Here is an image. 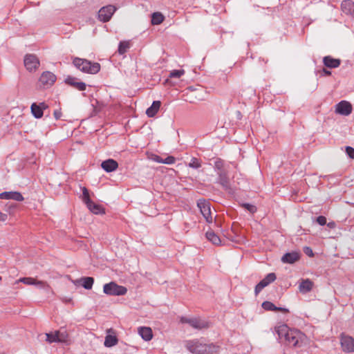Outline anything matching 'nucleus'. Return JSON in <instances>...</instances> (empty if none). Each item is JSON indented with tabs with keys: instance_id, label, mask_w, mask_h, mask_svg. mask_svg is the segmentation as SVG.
<instances>
[{
	"instance_id": "obj_1",
	"label": "nucleus",
	"mask_w": 354,
	"mask_h": 354,
	"mask_svg": "<svg viewBox=\"0 0 354 354\" xmlns=\"http://www.w3.org/2000/svg\"><path fill=\"white\" fill-rule=\"evenodd\" d=\"M274 330L280 339L284 338L287 344L293 348H301L310 344V339L304 333L291 329L286 324L277 325Z\"/></svg>"
},
{
	"instance_id": "obj_2",
	"label": "nucleus",
	"mask_w": 354,
	"mask_h": 354,
	"mask_svg": "<svg viewBox=\"0 0 354 354\" xmlns=\"http://www.w3.org/2000/svg\"><path fill=\"white\" fill-rule=\"evenodd\" d=\"M187 348L190 352L196 354H214L219 351L218 346L202 344L198 340L187 342Z\"/></svg>"
},
{
	"instance_id": "obj_3",
	"label": "nucleus",
	"mask_w": 354,
	"mask_h": 354,
	"mask_svg": "<svg viewBox=\"0 0 354 354\" xmlns=\"http://www.w3.org/2000/svg\"><path fill=\"white\" fill-rule=\"evenodd\" d=\"M73 64L84 73L96 74L100 70V65L97 62H91L87 59L76 57L73 61Z\"/></svg>"
},
{
	"instance_id": "obj_4",
	"label": "nucleus",
	"mask_w": 354,
	"mask_h": 354,
	"mask_svg": "<svg viewBox=\"0 0 354 354\" xmlns=\"http://www.w3.org/2000/svg\"><path fill=\"white\" fill-rule=\"evenodd\" d=\"M103 291L109 295L120 296L124 295L127 289L122 286H119L115 282H110L104 285Z\"/></svg>"
},
{
	"instance_id": "obj_5",
	"label": "nucleus",
	"mask_w": 354,
	"mask_h": 354,
	"mask_svg": "<svg viewBox=\"0 0 354 354\" xmlns=\"http://www.w3.org/2000/svg\"><path fill=\"white\" fill-rule=\"evenodd\" d=\"M197 206L205 221L210 223L213 221L210 204L205 199H199L197 202Z\"/></svg>"
},
{
	"instance_id": "obj_6",
	"label": "nucleus",
	"mask_w": 354,
	"mask_h": 354,
	"mask_svg": "<svg viewBox=\"0 0 354 354\" xmlns=\"http://www.w3.org/2000/svg\"><path fill=\"white\" fill-rule=\"evenodd\" d=\"M340 344L344 352H354V338L351 336L342 333L340 335Z\"/></svg>"
},
{
	"instance_id": "obj_7",
	"label": "nucleus",
	"mask_w": 354,
	"mask_h": 354,
	"mask_svg": "<svg viewBox=\"0 0 354 354\" xmlns=\"http://www.w3.org/2000/svg\"><path fill=\"white\" fill-rule=\"evenodd\" d=\"M56 81V76L50 71H44L39 78L40 86L48 88L54 84Z\"/></svg>"
},
{
	"instance_id": "obj_8",
	"label": "nucleus",
	"mask_w": 354,
	"mask_h": 354,
	"mask_svg": "<svg viewBox=\"0 0 354 354\" xmlns=\"http://www.w3.org/2000/svg\"><path fill=\"white\" fill-rule=\"evenodd\" d=\"M24 65L28 71L35 72L38 69L40 62L36 55L29 54L24 57Z\"/></svg>"
},
{
	"instance_id": "obj_9",
	"label": "nucleus",
	"mask_w": 354,
	"mask_h": 354,
	"mask_svg": "<svg viewBox=\"0 0 354 354\" xmlns=\"http://www.w3.org/2000/svg\"><path fill=\"white\" fill-rule=\"evenodd\" d=\"M115 10L116 8L111 5L102 7L98 12L99 19L103 22L109 21Z\"/></svg>"
},
{
	"instance_id": "obj_10",
	"label": "nucleus",
	"mask_w": 354,
	"mask_h": 354,
	"mask_svg": "<svg viewBox=\"0 0 354 354\" xmlns=\"http://www.w3.org/2000/svg\"><path fill=\"white\" fill-rule=\"evenodd\" d=\"M276 278L277 277L274 273L272 272L267 274L266 277L255 286V295H257L265 287L274 281Z\"/></svg>"
},
{
	"instance_id": "obj_11",
	"label": "nucleus",
	"mask_w": 354,
	"mask_h": 354,
	"mask_svg": "<svg viewBox=\"0 0 354 354\" xmlns=\"http://www.w3.org/2000/svg\"><path fill=\"white\" fill-rule=\"evenodd\" d=\"M335 112L342 115H348L352 112V105L349 102L342 100L336 104Z\"/></svg>"
},
{
	"instance_id": "obj_12",
	"label": "nucleus",
	"mask_w": 354,
	"mask_h": 354,
	"mask_svg": "<svg viewBox=\"0 0 354 354\" xmlns=\"http://www.w3.org/2000/svg\"><path fill=\"white\" fill-rule=\"evenodd\" d=\"M19 282H21L26 285H35L39 286L40 288H46L48 287V284L44 281L37 280L36 278L33 277H22L15 281V283H18Z\"/></svg>"
},
{
	"instance_id": "obj_13",
	"label": "nucleus",
	"mask_w": 354,
	"mask_h": 354,
	"mask_svg": "<svg viewBox=\"0 0 354 354\" xmlns=\"http://www.w3.org/2000/svg\"><path fill=\"white\" fill-rule=\"evenodd\" d=\"M47 108L48 106L44 102H41L39 104L32 103L30 106L31 112L36 118H41L44 115V110Z\"/></svg>"
},
{
	"instance_id": "obj_14",
	"label": "nucleus",
	"mask_w": 354,
	"mask_h": 354,
	"mask_svg": "<svg viewBox=\"0 0 354 354\" xmlns=\"http://www.w3.org/2000/svg\"><path fill=\"white\" fill-rule=\"evenodd\" d=\"M1 199L14 200L16 201H23L24 198L19 192H4L0 194Z\"/></svg>"
},
{
	"instance_id": "obj_15",
	"label": "nucleus",
	"mask_w": 354,
	"mask_h": 354,
	"mask_svg": "<svg viewBox=\"0 0 354 354\" xmlns=\"http://www.w3.org/2000/svg\"><path fill=\"white\" fill-rule=\"evenodd\" d=\"M301 254L299 252H292L286 253L281 257V261L284 263H294L300 259Z\"/></svg>"
},
{
	"instance_id": "obj_16",
	"label": "nucleus",
	"mask_w": 354,
	"mask_h": 354,
	"mask_svg": "<svg viewBox=\"0 0 354 354\" xmlns=\"http://www.w3.org/2000/svg\"><path fill=\"white\" fill-rule=\"evenodd\" d=\"M343 12L354 17V2L351 0H344L341 4Z\"/></svg>"
},
{
	"instance_id": "obj_17",
	"label": "nucleus",
	"mask_w": 354,
	"mask_h": 354,
	"mask_svg": "<svg viewBox=\"0 0 354 354\" xmlns=\"http://www.w3.org/2000/svg\"><path fill=\"white\" fill-rule=\"evenodd\" d=\"M66 83L79 91H84L86 88V85L84 82H78L75 77H68L66 80Z\"/></svg>"
},
{
	"instance_id": "obj_18",
	"label": "nucleus",
	"mask_w": 354,
	"mask_h": 354,
	"mask_svg": "<svg viewBox=\"0 0 354 354\" xmlns=\"http://www.w3.org/2000/svg\"><path fill=\"white\" fill-rule=\"evenodd\" d=\"M101 167L106 172H111L117 169L118 164L113 159H108L102 162Z\"/></svg>"
},
{
	"instance_id": "obj_19",
	"label": "nucleus",
	"mask_w": 354,
	"mask_h": 354,
	"mask_svg": "<svg viewBox=\"0 0 354 354\" xmlns=\"http://www.w3.org/2000/svg\"><path fill=\"white\" fill-rule=\"evenodd\" d=\"M189 325L192 328L198 329V330L207 328L209 327V324H208L207 322H206L203 319H201L200 318H196V317L192 318V321L189 322Z\"/></svg>"
},
{
	"instance_id": "obj_20",
	"label": "nucleus",
	"mask_w": 354,
	"mask_h": 354,
	"mask_svg": "<svg viewBox=\"0 0 354 354\" xmlns=\"http://www.w3.org/2000/svg\"><path fill=\"white\" fill-rule=\"evenodd\" d=\"M218 183L225 189H228L230 187V180L225 171H221L218 172Z\"/></svg>"
},
{
	"instance_id": "obj_21",
	"label": "nucleus",
	"mask_w": 354,
	"mask_h": 354,
	"mask_svg": "<svg viewBox=\"0 0 354 354\" xmlns=\"http://www.w3.org/2000/svg\"><path fill=\"white\" fill-rule=\"evenodd\" d=\"M314 283L309 279H302L299 285V292L306 293L310 292L313 288Z\"/></svg>"
},
{
	"instance_id": "obj_22",
	"label": "nucleus",
	"mask_w": 354,
	"mask_h": 354,
	"mask_svg": "<svg viewBox=\"0 0 354 354\" xmlns=\"http://www.w3.org/2000/svg\"><path fill=\"white\" fill-rule=\"evenodd\" d=\"M323 62L326 67L330 68H337L341 64L340 59L333 58L330 56L324 57Z\"/></svg>"
},
{
	"instance_id": "obj_23",
	"label": "nucleus",
	"mask_w": 354,
	"mask_h": 354,
	"mask_svg": "<svg viewBox=\"0 0 354 354\" xmlns=\"http://www.w3.org/2000/svg\"><path fill=\"white\" fill-rule=\"evenodd\" d=\"M161 106V102L159 100L153 101L151 106L146 111V114L148 117L152 118L156 115Z\"/></svg>"
},
{
	"instance_id": "obj_24",
	"label": "nucleus",
	"mask_w": 354,
	"mask_h": 354,
	"mask_svg": "<svg viewBox=\"0 0 354 354\" xmlns=\"http://www.w3.org/2000/svg\"><path fill=\"white\" fill-rule=\"evenodd\" d=\"M138 333L145 341H149L153 337L152 330L149 327H140L138 328Z\"/></svg>"
},
{
	"instance_id": "obj_25",
	"label": "nucleus",
	"mask_w": 354,
	"mask_h": 354,
	"mask_svg": "<svg viewBox=\"0 0 354 354\" xmlns=\"http://www.w3.org/2000/svg\"><path fill=\"white\" fill-rule=\"evenodd\" d=\"M88 209L95 214H104V208L98 205L91 201L87 204H86Z\"/></svg>"
},
{
	"instance_id": "obj_26",
	"label": "nucleus",
	"mask_w": 354,
	"mask_h": 354,
	"mask_svg": "<svg viewBox=\"0 0 354 354\" xmlns=\"http://www.w3.org/2000/svg\"><path fill=\"white\" fill-rule=\"evenodd\" d=\"M207 239L212 242L214 245H221V241L220 237L215 234V232L212 230H209L206 232Z\"/></svg>"
},
{
	"instance_id": "obj_27",
	"label": "nucleus",
	"mask_w": 354,
	"mask_h": 354,
	"mask_svg": "<svg viewBox=\"0 0 354 354\" xmlns=\"http://www.w3.org/2000/svg\"><path fill=\"white\" fill-rule=\"evenodd\" d=\"M118 340L116 336L108 335L105 337L104 344L106 347H111L116 345L118 344Z\"/></svg>"
},
{
	"instance_id": "obj_28",
	"label": "nucleus",
	"mask_w": 354,
	"mask_h": 354,
	"mask_svg": "<svg viewBox=\"0 0 354 354\" xmlns=\"http://www.w3.org/2000/svg\"><path fill=\"white\" fill-rule=\"evenodd\" d=\"M80 281L82 282V286L87 290H90L92 288L94 279L93 277H83L80 279Z\"/></svg>"
},
{
	"instance_id": "obj_29",
	"label": "nucleus",
	"mask_w": 354,
	"mask_h": 354,
	"mask_svg": "<svg viewBox=\"0 0 354 354\" xmlns=\"http://www.w3.org/2000/svg\"><path fill=\"white\" fill-rule=\"evenodd\" d=\"M165 17L160 12H154L152 15L151 23L153 25L160 24L164 21Z\"/></svg>"
},
{
	"instance_id": "obj_30",
	"label": "nucleus",
	"mask_w": 354,
	"mask_h": 354,
	"mask_svg": "<svg viewBox=\"0 0 354 354\" xmlns=\"http://www.w3.org/2000/svg\"><path fill=\"white\" fill-rule=\"evenodd\" d=\"M56 335L57 337V342H66L68 339V335L66 331L57 330L55 331Z\"/></svg>"
},
{
	"instance_id": "obj_31",
	"label": "nucleus",
	"mask_w": 354,
	"mask_h": 354,
	"mask_svg": "<svg viewBox=\"0 0 354 354\" xmlns=\"http://www.w3.org/2000/svg\"><path fill=\"white\" fill-rule=\"evenodd\" d=\"M130 48V43L129 41H121L119 44L118 47V53L120 55L124 54L127 50Z\"/></svg>"
},
{
	"instance_id": "obj_32",
	"label": "nucleus",
	"mask_w": 354,
	"mask_h": 354,
	"mask_svg": "<svg viewBox=\"0 0 354 354\" xmlns=\"http://www.w3.org/2000/svg\"><path fill=\"white\" fill-rule=\"evenodd\" d=\"M262 307L266 310L277 311V307L274 304L268 301L263 302Z\"/></svg>"
},
{
	"instance_id": "obj_33",
	"label": "nucleus",
	"mask_w": 354,
	"mask_h": 354,
	"mask_svg": "<svg viewBox=\"0 0 354 354\" xmlns=\"http://www.w3.org/2000/svg\"><path fill=\"white\" fill-rule=\"evenodd\" d=\"M82 199L85 204H87L88 202H90L91 201L90 198L88 190L85 187H82Z\"/></svg>"
},
{
	"instance_id": "obj_34",
	"label": "nucleus",
	"mask_w": 354,
	"mask_h": 354,
	"mask_svg": "<svg viewBox=\"0 0 354 354\" xmlns=\"http://www.w3.org/2000/svg\"><path fill=\"white\" fill-rule=\"evenodd\" d=\"M185 73L184 70H174L170 72L169 77L170 78H180Z\"/></svg>"
},
{
	"instance_id": "obj_35",
	"label": "nucleus",
	"mask_w": 354,
	"mask_h": 354,
	"mask_svg": "<svg viewBox=\"0 0 354 354\" xmlns=\"http://www.w3.org/2000/svg\"><path fill=\"white\" fill-rule=\"evenodd\" d=\"M189 167L192 168L198 169L201 167V162L196 158H192L191 162L189 163Z\"/></svg>"
},
{
	"instance_id": "obj_36",
	"label": "nucleus",
	"mask_w": 354,
	"mask_h": 354,
	"mask_svg": "<svg viewBox=\"0 0 354 354\" xmlns=\"http://www.w3.org/2000/svg\"><path fill=\"white\" fill-rule=\"evenodd\" d=\"M46 340L50 343L57 342V335L55 336V332L52 333H46Z\"/></svg>"
},
{
	"instance_id": "obj_37",
	"label": "nucleus",
	"mask_w": 354,
	"mask_h": 354,
	"mask_svg": "<svg viewBox=\"0 0 354 354\" xmlns=\"http://www.w3.org/2000/svg\"><path fill=\"white\" fill-rule=\"evenodd\" d=\"M223 165H224L223 161L221 159L216 160L214 162V167L218 170V172L221 171H224L223 169Z\"/></svg>"
},
{
	"instance_id": "obj_38",
	"label": "nucleus",
	"mask_w": 354,
	"mask_h": 354,
	"mask_svg": "<svg viewBox=\"0 0 354 354\" xmlns=\"http://www.w3.org/2000/svg\"><path fill=\"white\" fill-rule=\"evenodd\" d=\"M243 206L247 209L248 210L250 213H254L257 212V207L256 206L253 205H250V204H248V203H244L243 205Z\"/></svg>"
},
{
	"instance_id": "obj_39",
	"label": "nucleus",
	"mask_w": 354,
	"mask_h": 354,
	"mask_svg": "<svg viewBox=\"0 0 354 354\" xmlns=\"http://www.w3.org/2000/svg\"><path fill=\"white\" fill-rule=\"evenodd\" d=\"M176 158L174 156H167L165 159H163L162 163L167 165H172L175 162Z\"/></svg>"
},
{
	"instance_id": "obj_40",
	"label": "nucleus",
	"mask_w": 354,
	"mask_h": 354,
	"mask_svg": "<svg viewBox=\"0 0 354 354\" xmlns=\"http://www.w3.org/2000/svg\"><path fill=\"white\" fill-rule=\"evenodd\" d=\"M150 159L154 162H158V163H162L163 159L160 157L158 155L156 154H151L150 156Z\"/></svg>"
},
{
	"instance_id": "obj_41",
	"label": "nucleus",
	"mask_w": 354,
	"mask_h": 354,
	"mask_svg": "<svg viewBox=\"0 0 354 354\" xmlns=\"http://www.w3.org/2000/svg\"><path fill=\"white\" fill-rule=\"evenodd\" d=\"M346 154L352 159H354V149L351 147H346Z\"/></svg>"
},
{
	"instance_id": "obj_42",
	"label": "nucleus",
	"mask_w": 354,
	"mask_h": 354,
	"mask_svg": "<svg viewBox=\"0 0 354 354\" xmlns=\"http://www.w3.org/2000/svg\"><path fill=\"white\" fill-rule=\"evenodd\" d=\"M317 222L320 225H324L325 224H326V218L324 216H319L317 218Z\"/></svg>"
},
{
	"instance_id": "obj_43",
	"label": "nucleus",
	"mask_w": 354,
	"mask_h": 354,
	"mask_svg": "<svg viewBox=\"0 0 354 354\" xmlns=\"http://www.w3.org/2000/svg\"><path fill=\"white\" fill-rule=\"evenodd\" d=\"M304 252L309 257H313L314 254L311 248L306 247L304 248Z\"/></svg>"
},
{
	"instance_id": "obj_44",
	"label": "nucleus",
	"mask_w": 354,
	"mask_h": 354,
	"mask_svg": "<svg viewBox=\"0 0 354 354\" xmlns=\"http://www.w3.org/2000/svg\"><path fill=\"white\" fill-rule=\"evenodd\" d=\"M190 321H192V318H188V317H183L180 318V322L182 323H187V324H189Z\"/></svg>"
},
{
	"instance_id": "obj_45",
	"label": "nucleus",
	"mask_w": 354,
	"mask_h": 354,
	"mask_svg": "<svg viewBox=\"0 0 354 354\" xmlns=\"http://www.w3.org/2000/svg\"><path fill=\"white\" fill-rule=\"evenodd\" d=\"M7 219V215L0 212V221H5Z\"/></svg>"
},
{
	"instance_id": "obj_46",
	"label": "nucleus",
	"mask_w": 354,
	"mask_h": 354,
	"mask_svg": "<svg viewBox=\"0 0 354 354\" xmlns=\"http://www.w3.org/2000/svg\"><path fill=\"white\" fill-rule=\"evenodd\" d=\"M277 311H280V312H282L283 313H288V310L287 308H279L277 307Z\"/></svg>"
},
{
	"instance_id": "obj_47",
	"label": "nucleus",
	"mask_w": 354,
	"mask_h": 354,
	"mask_svg": "<svg viewBox=\"0 0 354 354\" xmlns=\"http://www.w3.org/2000/svg\"><path fill=\"white\" fill-rule=\"evenodd\" d=\"M328 227H329L330 228H334L335 227V222L332 221V222H329L328 224H327Z\"/></svg>"
},
{
	"instance_id": "obj_48",
	"label": "nucleus",
	"mask_w": 354,
	"mask_h": 354,
	"mask_svg": "<svg viewBox=\"0 0 354 354\" xmlns=\"http://www.w3.org/2000/svg\"><path fill=\"white\" fill-rule=\"evenodd\" d=\"M60 115H61V113L57 111H55L54 112V115H55L56 119H59V117H60Z\"/></svg>"
},
{
	"instance_id": "obj_49",
	"label": "nucleus",
	"mask_w": 354,
	"mask_h": 354,
	"mask_svg": "<svg viewBox=\"0 0 354 354\" xmlns=\"http://www.w3.org/2000/svg\"><path fill=\"white\" fill-rule=\"evenodd\" d=\"M323 72H324V74H325V75H331V72H330V71H328V70H326V69H324V70H323Z\"/></svg>"
},
{
	"instance_id": "obj_50",
	"label": "nucleus",
	"mask_w": 354,
	"mask_h": 354,
	"mask_svg": "<svg viewBox=\"0 0 354 354\" xmlns=\"http://www.w3.org/2000/svg\"><path fill=\"white\" fill-rule=\"evenodd\" d=\"M1 279H2V278H1V277L0 276V281L1 280Z\"/></svg>"
}]
</instances>
